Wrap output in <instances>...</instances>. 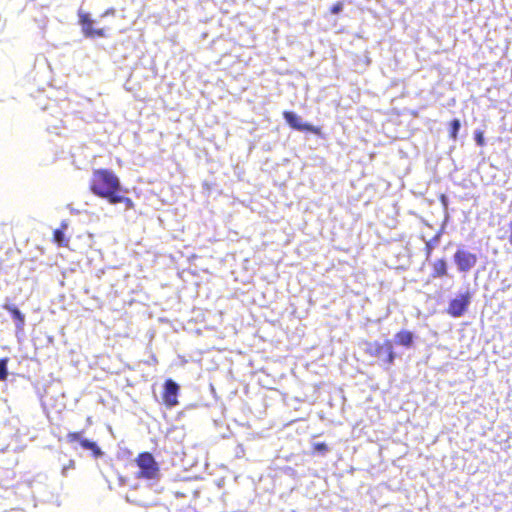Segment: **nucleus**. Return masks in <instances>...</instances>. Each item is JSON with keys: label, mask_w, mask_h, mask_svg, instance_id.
Here are the masks:
<instances>
[{"label": "nucleus", "mask_w": 512, "mask_h": 512, "mask_svg": "<svg viewBox=\"0 0 512 512\" xmlns=\"http://www.w3.org/2000/svg\"><path fill=\"white\" fill-rule=\"evenodd\" d=\"M91 191L102 198H107L111 203V198L116 196L120 189L118 177L109 170H96L91 179Z\"/></svg>", "instance_id": "obj_1"}, {"label": "nucleus", "mask_w": 512, "mask_h": 512, "mask_svg": "<svg viewBox=\"0 0 512 512\" xmlns=\"http://www.w3.org/2000/svg\"><path fill=\"white\" fill-rule=\"evenodd\" d=\"M139 468L138 477L157 481L160 477V469L154 457L148 453H141L136 459Z\"/></svg>", "instance_id": "obj_2"}, {"label": "nucleus", "mask_w": 512, "mask_h": 512, "mask_svg": "<svg viewBox=\"0 0 512 512\" xmlns=\"http://www.w3.org/2000/svg\"><path fill=\"white\" fill-rule=\"evenodd\" d=\"M367 351L371 356L377 357L387 364H391L394 361L393 347L389 340L384 343H369Z\"/></svg>", "instance_id": "obj_3"}, {"label": "nucleus", "mask_w": 512, "mask_h": 512, "mask_svg": "<svg viewBox=\"0 0 512 512\" xmlns=\"http://www.w3.org/2000/svg\"><path fill=\"white\" fill-rule=\"evenodd\" d=\"M471 299L472 294L469 290H466L464 293H459L450 301L447 309L448 314L455 318L461 317L467 311Z\"/></svg>", "instance_id": "obj_4"}, {"label": "nucleus", "mask_w": 512, "mask_h": 512, "mask_svg": "<svg viewBox=\"0 0 512 512\" xmlns=\"http://www.w3.org/2000/svg\"><path fill=\"white\" fill-rule=\"evenodd\" d=\"M454 262L460 272H469L477 263V256L467 250L458 249L454 254Z\"/></svg>", "instance_id": "obj_5"}, {"label": "nucleus", "mask_w": 512, "mask_h": 512, "mask_svg": "<svg viewBox=\"0 0 512 512\" xmlns=\"http://www.w3.org/2000/svg\"><path fill=\"white\" fill-rule=\"evenodd\" d=\"M67 440L70 443L79 442L81 447L86 450H91L95 457L102 455L101 449L95 442L82 438V432H72L67 435Z\"/></svg>", "instance_id": "obj_6"}, {"label": "nucleus", "mask_w": 512, "mask_h": 512, "mask_svg": "<svg viewBox=\"0 0 512 512\" xmlns=\"http://www.w3.org/2000/svg\"><path fill=\"white\" fill-rule=\"evenodd\" d=\"M164 401L169 406L177 404L179 386L173 380H167L164 385Z\"/></svg>", "instance_id": "obj_7"}, {"label": "nucleus", "mask_w": 512, "mask_h": 512, "mask_svg": "<svg viewBox=\"0 0 512 512\" xmlns=\"http://www.w3.org/2000/svg\"><path fill=\"white\" fill-rule=\"evenodd\" d=\"M4 309L11 312L13 318L17 321L16 328L19 330L22 329L25 322V316L21 313V311L11 304H5Z\"/></svg>", "instance_id": "obj_8"}, {"label": "nucleus", "mask_w": 512, "mask_h": 512, "mask_svg": "<svg viewBox=\"0 0 512 512\" xmlns=\"http://www.w3.org/2000/svg\"><path fill=\"white\" fill-rule=\"evenodd\" d=\"M395 342L399 345L410 347L413 342V334L409 331H400L395 335Z\"/></svg>", "instance_id": "obj_9"}, {"label": "nucleus", "mask_w": 512, "mask_h": 512, "mask_svg": "<svg viewBox=\"0 0 512 512\" xmlns=\"http://www.w3.org/2000/svg\"><path fill=\"white\" fill-rule=\"evenodd\" d=\"M284 118L287 121V123L298 130H304L307 129L306 126H302L300 121L301 119L293 112H284Z\"/></svg>", "instance_id": "obj_10"}, {"label": "nucleus", "mask_w": 512, "mask_h": 512, "mask_svg": "<svg viewBox=\"0 0 512 512\" xmlns=\"http://www.w3.org/2000/svg\"><path fill=\"white\" fill-rule=\"evenodd\" d=\"M92 24H93V22L85 23L84 26L82 27L85 36H87V37H94V36L103 37L104 36L103 29H94L92 27Z\"/></svg>", "instance_id": "obj_11"}, {"label": "nucleus", "mask_w": 512, "mask_h": 512, "mask_svg": "<svg viewBox=\"0 0 512 512\" xmlns=\"http://www.w3.org/2000/svg\"><path fill=\"white\" fill-rule=\"evenodd\" d=\"M54 242L57 243L59 246L66 247L68 246V240L65 237V234L62 230L58 229L54 231Z\"/></svg>", "instance_id": "obj_12"}, {"label": "nucleus", "mask_w": 512, "mask_h": 512, "mask_svg": "<svg viewBox=\"0 0 512 512\" xmlns=\"http://www.w3.org/2000/svg\"><path fill=\"white\" fill-rule=\"evenodd\" d=\"M121 202L125 203L126 209H130L133 207V202L130 198L120 196V195H116L113 198H111V204H116V203H121Z\"/></svg>", "instance_id": "obj_13"}, {"label": "nucleus", "mask_w": 512, "mask_h": 512, "mask_svg": "<svg viewBox=\"0 0 512 512\" xmlns=\"http://www.w3.org/2000/svg\"><path fill=\"white\" fill-rule=\"evenodd\" d=\"M434 272L437 276H443L446 274V262L442 259L434 263Z\"/></svg>", "instance_id": "obj_14"}, {"label": "nucleus", "mask_w": 512, "mask_h": 512, "mask_svg": "<svg viewBox=\"0 0 512 512\" xmlns=\"http://www.w3.org/2000/svg\"><path fill=\"white\" fill-rule=\"evenodd\" d=\"M7 359L0 360V380H6L8 371H7Z\"/></svg>", "instance_id": "obj_15"}, {"label": "nucleus", "mask_w": 512, "mask_h": 512, "mask_svg": "<svg viewBox=\"0 0 512 512\" xmlns=\"http://www.w3.org/2000/svg\"><path fill=\"white\" fill-rule=\"evenodd\" d=\"M459 129H460V121L458 119H454L451 122V137L453 139L456 138Z\"/></svg>", "instance_id": "obj_16"}, {"label": "nucleus", "mask_w": 512, "mask_h": 512, "mask_svg": "<svg viewBox=\"0 0 512 512\" xmlns=\"http://www.w3.org/2000/svg\"><path fill=\"white\" fill-rule=\"evenodd\" d=\"M314 450L319 453H325L328 450V448L325 443H316L314 445Z\"/></svg>", "instance_id": "obj_17"}, {"label": "nucleus", "mask_w": 512, "mask_h": 512, "mask_svg": "<svg viewBox=\"0 0 512 512\" xmlns=\"http://www.w3.org/2000/svg\"><path fill=\"white\" fill-rule=\"evenodd\" d=\"M343 10V4L341 2H337L333 7L331 8V12L333 14H338Z\"/></svg>", "instance_id": "obj_18"}, {"label": "nucleus", "mask_w": 512, "mask_h": 512, "mask_svg": "<svg viewBox=\"0 0 512 512\" xmlns=\"http://www.w3.org/2000/svg\"><path fill=\"white\" fill-rule=\"evenodd\" d=\"M80 22L82 24V27L84 26L85 23H89V22H93L90 18H89V15L87 14H80Z\"/></svg>", "instance_id": "obj_19"}, {"label": "nucleus", "mask_w": 512, "mask_h": 512, "mask_svg": "<svg viewBox=\"0 0 512 512\" xmlns=\"http://www.w3.org/2000/svg\"><path fill=\"white\" fill-rule=\"evenodd\" d=\"M74 465H75L74 460H70V461H69V464H68L67 466H64V467H63V469H62V474L65 476V475H66V473H67V470H68V469H72V468H74Z\"/></svg>", "instance_id": "obj_20"}, {"label": "nucleus", "mask_w": 512, "mask_h": 512, "mask_svg": "<svg viewBox=\"0 0 512 512\" xmlns=\"http://www.w3.org/2000/svg\"><path fill=\"white\" fill-rule=\"evenodd\" d=\"M476 143H477L479 146L484 145V137H483L482 133H477V134H476Z\"/></svg>", "instance_id": "obj_21"}, {"label": "nucleus", "mask_w": 512, "mask_h": 512, "mask_svg": "<svg viewBox=\"0 0 512 512\" xmlns=\"http://www.w3.org/2000/svg\"><path fill=\"white\" fill-rule=\"evenodd\" d=\"M510 227H511V234H510L509 240H510V243L512 244V223L510 224Z\"/></svg>", "instance_id": "obj_22"}, {"label": "nucleus", "mask_w": 512, "mask_h": 512, "mask_svg": "<svg viewBox=\"0 0 512 512\" xmlns=\"http://www.w3.org/2000/svg\"><path fill=\"white\" fill-rule=\"evenodd\" d=\"M110 13H114V10L113 9L108 10L104 15H107V14H110Z\"/></svg>", "instance_id": "obj_23"}]
</instances>
